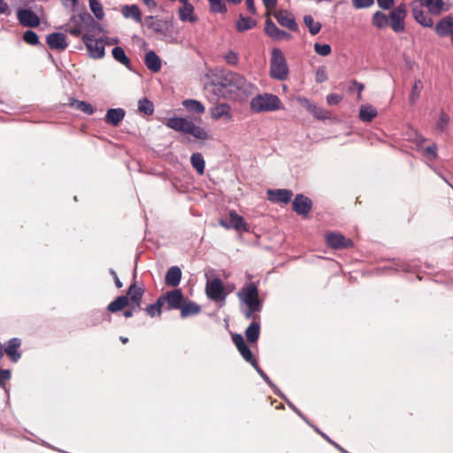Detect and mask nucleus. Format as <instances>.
I'll use <instances>...</instances> for the list:
<instances>
[{
	"label": "nucleus",
	"mask_w": 453,
	"mask_h": 453,
	"mask_svg": "<svg viewBox=\"0 0 453 453\" xmlns=\"http://www.w3.org/2000/svg\"><path fill=\"white\" fill-rule=\"evenodd\" d=\"M205 78L204 96L211 103H217L221 97L244 101L253 93V84L234 72L210 70Z\"/></svg>",
	"instance_id": "f257e3e1"
},
{
	"label": "nucleus",
	"mask_w": 453,
	"mask_h": 453,
	"mask_svg": "<svg viewBox=\"0 0 453 453\" xmlns=\"http://www.w3.org/2000/svg\"><path fill=\"white\" fill-rule=\"evenodd\" d=\"M165 126L174 131L191 134L199 140H207L209 138L208 133L204 128L196 126L192 120L186 118H169L165 121Z\"/></svg>",
	"instance_id": "f03ea898"
},
{
	"label": "nucleus",
	"mask_w": 453,
	"mask_h": 453,
	"mask_svg": "<svg viewBox=\"0 0 453 453\" xmlns=\"http://www.w3.org/2000/svg\"><path fill=\"white\" fill-rule=\"evenodd\" d=\"M250 108L253 112L257 113L274 111L281 108V101L273 94H260L251 99Z\"/></svg>",
	"instance_id": "7ed1b4c3"
},
{
	"label": "nucleus",
	"mask_w": 453,
	"mask_h": 453,
	"mask_svg": "<svg viewBox=\"0 0 453 453\" xmlns=\"http://www.w3.org/2000/svg\"><path fill=\"white\" fill-rule=\"evenodd\" d=\"M270 75L273 79L285 81L288 75V67L282 51L279 49L272 50L270 60Z\"/></svg>",
	"instance_id": "20e7f679"
},
{
	"label": "nucleus",
	"mask_w": 453,
	"mask_h": 453,
	"mask_svg": "<svg viewBox=\"0 0 453 453\" xmlns=\"http://www.w3.org/2000/svg\"><path fill=\"white\" fill-rule=\"evenodd\" d=\"M241 303L247 306H261L262 303L258 296V288L255 283L245 284L237 293Z\"/></svg>",
	"instance_id": "39448f33"
},
{
	"label": "nucleus",
	"mask_w": 453,
	"mask_h": 453,
	"mask_svg": "<svg viewBox=\"0 0 453 453\" xmlns=\"http://www.w3.org/2000/svg\"><path fill=\"white\" fill-rule=\"evenodd\" d=\"M82 42L86 45L91 58L97 59L102 58L104 56V43L103 40L95 39L89 35H83Z\"/></svg>",
	"instance_id": "423d86ee"
},
{
	"label": "nucleus",
	"mask_w": 453,
	"mask_h": 453,
	"mask_svg": "<svg viewBox=\"0 0 453 453\" xmlns=\"http://www.w3.org/2000/svg\"><path fill=\"white\" fill-rule=\"evenodd\" d=\"M406 17V8L404 4H400L391 11L389 21L391 28L395 33H402L405 28L404 19Z\"/></svg>",
	"instance_id": "0eeeda50"
},
{
	"label": "nucleus",
	"mask_w": 453,
	"mask_h": 453,
	"mask_svg": "<svg viewBox=\"0 0 453 453\" xmlns=\"http://www.w3.org/2000/svg\"><path fill=\"white\" fill-rule=\"evenodd\" d=\"M160 298L164 304H167V310H180L185 302L182 291L179 288L166 292Z\"/></svg>",
	"instance_id": "6e6552de"
},
{
	"label": "nucleus",
	"mask_w": 453,
	"mask_h": 453,
	"mask_svg": "<svg viewBox=\"0 0 453 453\" xmlns=\"http://www.w3.org/2000/svg\"><path fill=\"white\" fill-rule=\"evenodd\" d=\"M144 294L142 288L138 287L135 282L132 283L125 296L128 297V307L134 311H140L142 309V299Z\"/></svg>",
	"instance_id": "1a4fd4ad"
},
{
	"label": "nucleus",
	"mask_w": 453,
	"mask_h": 453,
	"mask_svg": "<svg viewBox=\"0 0 453 453\" xmlns=\"http://www.w3.org/2000/svg\"><path fill=\"white\" fill-rule=\"evenodd\" d=\"M206 295L213 301L225 300L226 295L224 294V286L220 279L215 278L206 284Z\"/></svg>",
	"instance_id": "9d476101"
},
{
	"label": "nucleus",
	"mask_w": 453,
	"mask_h": 453,
	"mask_svg": "<svg viewBox=\"0 0 453 453\" xmlns=\"http://www.w3.org/2000/svg\"><path fill=\"white\" fill-rule=\"evenodd\" d=\"M17 19L23 27H36L40 25L39 17L30 9H19Z\"/></svg>",
	"instance_id": "9b49d317"
},
{
	"label": "nucleus",
	"mask_w": 453,
	"mask_h": 453,
	"mask_svg": "<svg viewBox=\"0 0 453 453\" xmlns=\"http://www.w3.org/2000/svg\"><path fill=\"white\" fill-rule=\"evenodd\" d=\"M312 208V201L302 195H296L292 202V209L295 212L301 216H307Z\"/></svg>",
	"instance_id": "f8f14e48"
},
{
	"label": "nucleus",
	"mask_w": 453,
	"mask_h": 453,
	"mask_svg": "<svg viewBox=\"0 0 453 453\" xmlns=\"http://www.w3.org/2000/svg\"><path fill=\"white\" fill-rule=\"evenodd\" d=\"M326 240L327 245L334 249L349 248L353 245V242L350 239L345 238L344 235L339 233H327L326 234Z\"/></svg>",
	"instance_id": "ddd939ff"
},
{
	"label": "nucleus",
	"mask_w": 453,
	"mask_h": 453,
	"mask_svg": "<svg viewBox=\"0 0 453 453\" xmlns=\"http://www.w3.org/2000/svg\"><path fill=\"white\" fill-rule=\"evenodd\" d=\"M211 108V117L214 120L224 119L227 121L233 119L231 106L226 103L216 104Z\"/></svg>",
	"instance_id": "4468645a"
},
{
	"label": "nucleus",
	"mask_w": 453,
	"mask_h": 453,
	"mask_svg": "<svg viewBox=\"0 0 453 453\" xmlns=\"http://www.w3.org/2000/svg\"><path fill=\"white\" fill-rule=\"evenodd\" d=\"M274 18L280 26L289 29L290 31H296L298 29V26L293 14L287 10H280L274 14Z\"/></svg>",
	"instance_id": "2eb2a0df"
},
{
	"label": "nucleus",
	"mask_w": 453,
	"mask_h": 453,
	"mask_svg": "<svg viewBox=\"0 0 453 453\" xmlns=\"http://www.w3.org/2000/svg\"><path fill=\"white\" fill-rule=\"evenodd\" d=\"M265 32L274 40H289L292 38V35L289 33L280 29L270 19H267L265 21Z\"/></svg>",
	"instance_id": "dca6fc26"
},
{
	"label": "nucleus",
	"mask_w": 453,
	"mask_h": 453,
	"mask_svg": "<svg viewBox=\"0 0 453 453\" xmlns=\"http://www.w3.org/2000/svg\"><path fill=\"white\" fill-rule=\"evenodd\" d=\"M46 42L51 50H64L68 46L65 35L58 32L47 35Z\"/></svg>",
	"instance_id": "f3484780"
},
{
	"label": "nucleus",
	"mask_w": 453,
	"mask_h": 453,
	"mask_svg": "<svg viewBox=\"0 0 453 453\" xmlns=\"http://www.w3.org/2000/svg\"><path fill=\"white\" fill-rule=\"evenodd\" d=\"M171 25L163 19H157L155 22H151V24L148 25V28L151 29L155 34L158 35L163 40L166 42H173L168 36V32Z\"/></svg>",
	"instance_id": "a211bd4d"
},
{
	"label": "nucleus",
	"mask_w": 453,
	"mask_h": 453,
	"mask_svg": "<svg viewBox=\"0 0 453 453\" xmlns=\"http://www.w3.org/2000/svg\"><path fill=\"white\" fill-rule=\"evenodd\" d=\"M178 14L182 22L195 23L198 19L197 16L195 14L194 6L189 2H181Z\"/></svg>",
	"instance_id": "6ab92c4d"
},
{
	"label": "nucleus",
	"mask_w": 453,
	"mask_h": 453,
	"mask_svg": "<svg viewBox=\"0 0 453 453\" xmlns=\"http://www.w3.org/2000/svg\"><path fill=\"white\" fill-rule=\"evenodd\" d=\"M300 103L302 106L307 109V111H309L315 118L319 119H326L328 118L329 113L327 111L319 107L309 99L302 98L300 99Z\"/></svg>",
	"instance_id": "aec40b11"
},
{
	"label": "nucleus",
	"mask_w": 453,
	"mask_h": 453,
	"mask_svg": "<svg viewBox=\"0 0 453 453\" xmlns=\"http://www.w3.org/2000/svg\"><path fill=\"white\" fill-rule=\"evenodd\" d=\"M125 111L122 108H111L106 111L104 122L112 127H118L125 117Z\"/></svg>",
	"instance_id": "412c9836"
},
{
	"label": "nucleus",
	"mask_w": 453,
	"mask_h": 453,
	"mask_svg": "<svg viewBox=\"0 0 453 453\" xmlns=\"http://www.w3.org/2000/svg\"><path fill=\"white\" fill-rule=\"evenodd\" d=\"M268 199L274 203H288L292 197V192L288 189H269Z\"/></svg>",
	"instance_id": "4be33fe9"
},
{
	"label": "nucleus",
	"mask_w": 453,
	"mask_h": 453,
	"mask_svg": "<svg viewBox=\"0 0 453 453\" xmlns=\"http://www.w3.org/2000/svg\"><path fill=\"white\" fill-rule=\"evenodd\" d=\"M435 32L441 37L453 34V18L447 16L441 19L435 26Z\"/></svg>",
	"instance_id": "5701e85b"
},
{
	"label": "nucleus",
	"mask_w": 453,
	"mask_h": 453,
	"mask_svg": "<svg viewBox=\"0 0 453 453\" xmlns=\"http://www.w3.org/2000/svg\"><path fill=\"white\" fill-rule=\"evenodd\" d=\"M20 340L19 338H12L8 341L4 352L10 357L11 360L13 362H18L21 357V354L18 351V349L20 346Z\"/></svg>",
	"instance_id": "b1692460"
},
{
	"label": "nucleus",
	"mask_w": 453,
	"mask_h": 453,
	"mask_svg": "<svg viewBox=\"0 0 453 453\" xmlns=\"http://www.w3.org/2000/svg\"><path fill=\"white\" fill-rule=\"evenodd\" d=\"M144 64L146 67L153 73L158 72L162 65L161 58L154 50H150L145 54Z\"/></svg>",
	"instance_id": "393cba45"
},
{
	"label": "nucleus",
	"mask_w": 453,
	"mask_h": 453,
	"mask_svg": "<svg viewBox=\"0 0 453 453\" xmlns=\"http://www.w3.org/2000/svg\"><path fill=\"white\" fill-rule=\"evenodd\" d=\"M181 270L178 266H172L168 269L165 281L169 287L176 288L181 280Z\"/></svg>",
	"instance_id": "a878e982"
},
{
	"label": "nucleus",
	"mask_w": 453,
	"mask_h": 453,
	"mask_svg": "<svg viewBox=\"0 0 453 453\" xmlns=\"http://www.w3.org/2000/svg\"><path fill=\"white\" fill-rule=\"evenodd\" d=\"M254 320L250 324V326L245 330V335L247 338V341L250 343L257 342L259 334H260V325L259 322L256 321V319H257V316H254Z\"/></svg>",
	"instance_id": "bb28decb"
},
{
	"label": "nucleus",
	"mask_w": 453,
	"mask_h": 453,
	"mask_svg": "<svg viewBox=\"0 0 453 453\" xmlns=\"http://www.w3.org/2000/svg\"><path fill=\"white\" fill-rule=\"evenodd\" d=\"M121 13L126 19H132L137 23L142 22V12L136 4L125 5L121 10Z\"/></svg>",
	"instance_id": "cd10ccee"
},
{
	"label": "nucleus",
	"mask_w": 453,
	"mask_h": 453,
	"mask_svg": "<svg viewBox=\"0 0 453 453\" xmlns=\"http://www.w3.org/2000/svg\"><path fill=\"white\" fill-rule=\"evenodd\" d=\"M180 310V317L182 319H186V318L199 314L201 311V307L197 303H196L192 301H188V302H184V303L182 304V306Z\"/></svg>",
	"instance_id": "c85d7f7f"
},
{
	"label": "nucleus",
	"mask_w": 453,
	"mask_h": 453,
	"mask_svg": "<svg viewBox=\"0 0 453 453\" xmlns=\"http://www.w3.org/2000/svg\"><path fill=\"white\" fill-rule=\"evenodd\" d=\"M412 13L415 20L424 27H432L434 20L424 11L418 8H412Z\"/></svg>",
	"instance_id": "c756f323"
},
{
	"label": "nucleus",
	"mask_w": 453,
	"mask_h": 453,
	"mask_svg": "<svg viewBox=\"0 0 453 453\" xmlns=\"http://www.w3.org/2000/svg\"><path fill=\"white\" fill-rule=\"evenodd\" d=\"M113 58L119 64L125 65L127 69L131 70V61L127 56L124 49L120 46L114 47L111 50Z\"/></svg>",
	"instance_id": "7c9ffc66"
},
{
	"label": "nucleus",
	"mask_w": 453,
	"mask_h": 453,
	"mask_svg": "<svg viewBox=\"0 0 453 453\" xmlns=\"http://www.w3.org/2000/svg\"><path fill=\"white\" fill-rule=\"evenodd\" d=\"M378 114L376 108L371 104H363L359 111V119L363 122H371Z\"/></svg>",
	"instance_id": "2f4dec72"
},
{
	"label": "nucleus",
	"mask_w": 453,
	"mask_h": 453,
	"mask_svg": "<svg viewBox=\"0 0 453 453\" xmlns=\"http://www.w3.org/2000/svg\"><path fill=\"white\" fill-rule=\"evenodd\" d=\"M229 221L231 228H234L237 231H248V226L244 222L243 218L238 215L235 211H231L229 212Z\"/></svg>",
	"instance_id": "473e14b6"
},
{
	"label": "nucleus",
	"mask_w": 453,
	"mask_h": 453,
	"mask_svg": "<svg viewBox=\"0 0 453 453\" xmlns=\"http://www.w3.org/2000/svg\"><path fill=\"white\" fill-rule=\"evenodd\" d=\"M182 105L189 112L203 114L205 111L203 104L196 99H186L182 102Z\"/></svg>",
	"instance_id": "72a5a7b5"
},
{
	"label": "nucleus",
	"mask_w": 453,
	"mask_h": 453,
	"mask_svg": "<svg viewBox=\"0 0 453 453\" xmlns=\"http://www.w3.org/2000/svg\"><path fill=\"white\" fill-rule=\"evenodd\" d=\"M127 306H128V297L125 296H119L115 300L109 303L107 311L115 313L122 311Z\"/></svg>",
	"instance_id": "f704fd0d"
},
{
	"label": "nucleus",
	"mask_w": 453,
	"mask_h": 453,
	"mask_svg": "<svg viewBox=\"0 0 453 453\" xmlns=\"http://www.w3.org/2000/svg\"><path fill=\"white\" fill-rule=\"evenodd\" d=\"M69 105L75 108L88 115H92L95 112L93 106L85 101H81L75 98H70Z\"/></svg>",
	"instance_id": "c9c22d12"
},
{
	"label": "nucleus",
	"mask_w": 453,
	"mask_h": 453,
	"mask_svg": "<svg viewBox=\"0 0 453 453\" xmlns=\"http://www.w3.org/2000/svg\"><path fill=\"white\" fill-rule=\"evenodd\" d=\"M257 26V22L255 19L244 17L242 14L239 16V19L236 22V29L239 32H244L250 30Z\"/></svg>",
	"instance_id": "e433bc0d"
},
{
	"label": "nucleus",
	"mask_w": 453,
	"mask_h": 453,
	"mask_svg": "<svg viewBox=\"0 0 453 453\" xmlns=\"http://www.w3.org/2000/svg\"><path fill=\"white\" fill-rule=\"evenodd\" d=\"M252 366L257 371V372L261 376V378L264 380V381L273 389L275 394H277L279 396L286 399V396L280 391V389L276 387V385L270 380V378L265 374V372L260 368L257 362L253 364Z\"/></svg>",
	"instance_id": "4c0bfd02"
},
{
	"label": "nucleus",
	"mask_w": 453,
	"mask_h": 453,
	"mask_svg": "<svg viewBox=\"0 0 453 453\" xmlns=\"http://www.w3.org/2000/svg\"><path fill=\"white\" fill-rule=\"evenodd\" d=\"M192 166L202 175L204 173L205 162L201 153H193L190 157Z\"/></svg>",
	"instance_id": "58836bf2"
},
{
	"label": "nucleus",
	"mask_w": 453,
	"mask_h": 453,
	"mask_svg": "<svg viewBox=\"0 0 453 453\" xmlns=\"http://www.w3.org/2000/svg\"><path fill=\"white\" fill-rule=\"evenodd\" d=\"M422 4L426 5L428 11L434 15H439L444 10L443 0H425Z\"/></svg>",
	"instance_id": "ea45409f"
},
{
	"label": "nucleus",
	"mask_w": 453,
	"mask_h": 453,
	"mask_svg": "<svg viewBox=\"0 0 453 453\" xmlns=\"http://www.w3.org/2000/svg\"><path fill=\"white\" fill-rule=\"evenodd\" d=\"M372 23L377 28L382 29L388 25L389 19L385 13L378 11L373 13Z\"/></svg>",
	"instance_id": "a19ab883"
},
{
	"label": "nucleus",
	"mask_w": 453,
	"mask_h": 453,
	"mask_svg": "<svg viewBox=\"0 0 453 453\" xmlns=\"http://www.w3.org/2000/svg\"><path fill=\"white\" fill-rule=\"evenodd\" d=\"M423 82L421 80H416L411 88V95L409 96V102L411 105H414L419 98L420 93L423 89Z\"/></svg>",
	"instance_id": "79ce46f5"
},
{
	"label": "nucleus",
	"mask_w": 453,
	"mask_h": 453,
	"mask_svg": "<svg viewBox=\"0 0 453 453\" xmlns=\"http://www.w3.org/2000/svg\"><path fill=\"white\" fill-rule=\"evenodd\" d=\"M303 22L312 35H317L321 29V24L319 22H316L311 15H305L303 17Z\"/></svg>",
	"instance_id": "37998d69"
},
{
	"label": "nucleus",
	"mask_w": 453,
	"mask_h": 453,
	"mask_svg": "<svg viewBox=\"0 0 453 453\" xmlns=\"http://www.w3.org/2000/svg\"><path fill=\"white\" fill-rule=\"evenodd\" d=\"M138 111L146 115H151L154 112V104L150 100L142 98L138 101Z\"/></svg>",
	"instance_id": "c03bdc74"
},
{
	"label": "nucleus",
	"mask_w": 453,
	"mask_h": 453,
	"mask_svg": "<svg viewBox=\"0 0 453 453\" xmlns=\"http://www.w3.org/2000/svg\"><path fill=\"white\" fill-rule=\"evenodd\" d=\"M89 8L97 19H103L104 12L102 4L98 0H88Z\"/></svg>",
	"instance_id": "a18cd8bd"
},
{
	"label": "nucleus",
	"mask_w": 453,
	"mask_h": 453,
	"mask_svg": "<svg viewBox=\"0 0 453 453\" xmlns=\"http://www.w3.org/2000/svg\"><path fill=\"white\" fill-rule=\"evenodd\" d=\"M210 11L213 13H226L227 8L223 0H208Z\"/></svg>",
	"instance_id": "49530a36"
},
{
	"label": "nucleus",
	"mask_w": 453,
	"mask_h": 453,
	"mask_svg": "<svg viewBox=\"0 0 453 453\" xmlns=\"http://www.w3.org/2000/svg\"><path fill=\"white\" fill-rule=\"evenodd\" d=\"M163 305H164V303L159 296L155 303L148 305L145 310H146V312L150 317H154L155 315L160 316L162 313Z\"/></svg>",
	"instance_id": "de8ad7c7"
},
{
	"label": "nucleus",
	"mask_w": 453,
	"mask_h": 453,
	"mask_svg": "<svg viewBox=\"0 0 453 453\" xmlns=\"http://www.w3.org/2000/svg\"><path fill=\"white\" fill-rule=\"evenodd\" d=\"M450 119L449 116L444 111H441L439 115V119L436 123V129L440 133H443L447 130V127L449 124Z\"/></svg>",
	"instance_id": "09e8293b"
},
{
	"label": "nucleus",
	"mask_w": 453,
	"mask_h": 453,
	"mask_svg": "<svg viewBox=\"0 0 453 453\" xmlns=\"http://www.w3.org/2000/svg\"><path fill=\"white\" fill-rule=\"evenodd\" d=\"M23 40L30 45L35 46L40 43L39 37L35 32L33 30H27L23 34Z\"/></svg>",
	"instance_id": "8fccbe9b"
},
{
	"label": "nucleus",
	"mask_w": 453,
	"mask_h": 453,
	"mask_svg": "<svg viewBox=\"0 0 453 453\" xmlns=\"http://www.w3.org/2000/svg\"><path fill=\"white\" fill-rule=\"evenodd\" d=\"M238 351L240 352V354L242 355L243 359L246 362H249L251 365H253V364L257 362L256 360V358H254L253 354H252L250 349L247 345H245L242 349H239Z\"/></svg>",
	"instance_id": "3c124183"
},
{
	"label": "nucleus",
	"mask_w": 453,
	"mask_h": 453,
	"mask_svg": "<svg viewBox=\"0 0 453 453\" xmlns=\"http://www.w3.org/2000/svg\"><path fill=\"white\" fill-rule=\"evenodd\" d=\"M314 50L315 52L322 57H326L331 53V46L327 43L320 44L319 42H316L314 44Z\"/></svg>",
	"instance_id": "603ef678"
},
{
	"label": "nucleus",
	"mask_w": 453,
	"mask_h": 453,
	"mask_svg": "<svg viewBox=\"0 0 453 453\" xmlns=\"http://www.w3.org/2000/svg\"><path fill=\"white\" fill-rule=\"evenodd\" d=\"M352 5L355 9H367L373 5L374 0H351Z\"/></svg>",
	"instance_id": "864d4df0"
},
{
	"label": "nucleus",
	"mask_w": 453,
	"mask_h": 453,
	"mask_svg": "<svg viewBox=\"0 0 453 453\" xmlns=\"http://www.w3.org/2000/svg\"><path fill=\"white\" fill-rule=\"evenodd\" d=\"M315 80L318 83L325 82L327 80V74L324 66L317 69Z\"/></svg>",
	"instance_id": "5fc2aeb1"
},
{
	"label": "nucleus",
	"mask_w": 453,
	"mask_h": 453,
	"mask_svg": "<svg viewBox=\"0 0 453 453\" xmlns=\"http://www.w3.org/2000/svg\"><path fill=\"white\" fill-rule=\"evenodd\" d=\"M232 341L236 346L237 349L243 348L245 345H247L244 342V339L242 334H234L232 335Z\"/></svg>",
	"instance_id": "6e6d98bb"
},
{
	"label": "nucleus",
	"mask_w": 453,
	"mask_h": 453,
	"mask_svg": "<svg viewBox=\"0 0 453 453\" xmlns=\"http://www.w3.org/2000/svg\"><path fill=\"white\" fill-rule=\"evenodd\" d=\"M425 153L428 156H430L433 159L437 158L438 157V149L435 143H433L424 150Z\"/></svg>",
	"instance_id": "4d7b16f0"
},
{
	"label": "nucleus",
	"mask_w": 453,
	"mask_h": 453,
	"mask_svg": "<svg viewBox=\"0 0 453 453\" xmlns=\"http://www.w3.org/2000/svg\"><path fill=\"white\" fill-rule=\"evenodd\" d=\"M224 59L230 65H236L238 63V54L230 50L224 56Z\"/></svg>",
	"instance_id": "13d9d810"
},
{
	"label": "nucleus",
	"mask_w": 453,
	"mask_h": 453,
	"mask_svg": "<svg viewBox=\"0 0 453 453\" xmlns=\"http://www.w3.org/2000/svg\"><path fill=\"white\" fill-rule=\"evenodd\" d=\"M342 100V96L338 94H329L326 96V102L329 105H336Z\"/></svg>",
	"instance_id": "bf43d9fd"
},
{
	"label": "nucleus",
	"mask_w": 453,
	"mask_h": 453,
	"mask_svg": "<svg viewBox=\"0 0 453 453\" xmlns=\"http://www.w3.org/2000/svg\"><path fill=\"white\" fill-rule=\"evenodd\" d=\"M261 306H247V309L243 311L245 319H249L253 317V313L261 311Z\"/></svg>",
	"instance_id": "052dcab7"
},
{
	"label": "nucleus",
	"mask_w": 453,
	"mask_h": 453,
	"mask_svg": "<svg viewBox=\"0 0 453 453\" xmlns=\"http://www.w3.org/2000/svg\"><path fill=\"white\" fill-rule=\"evenodd\" d=\"M11 378V371L0 368V387L4 388V381Z\"/></svg>",
	"instance_id": "680f3d73"
},
{
	"label": "nucleus",
	"mask_w": 453,
	"mask_h": 453,
	"mask_svg": "<svg viewBox=\"0 0 453 453\" xmlns=\"http://www.w3.org/2000/svg\"><path fill=\"white\" fill-rule=\"evenodd\" d=\"M378 5L383 10L390 9L394 4V0H377Z\"/></svg>",
	"instance_id": "e2e57ef3"
},
{
	"label": "nucleus",
	"mask_w": 453,
	"mask_h": 453,
	"mask_svg": "<svg viewBox=\"0 0 453 453\" xmlns=\"http://www.w3.org/2000/svg\"><path fill=\"white\" fill-rule=\"evenodd\" d=\"M365 86L362 83L357 82V81H351V86L349 87V90H354L355 88L358 91V96H361V92L363 91Z\"/></svg>",
	"instance_id": "0e129e2a"
},
{
	"label": "nucleus",
	"mask_w": 453,
	"mask_h": 453,
	"mask_svg": "<svg viewBox=\"0 0 453 453\" xmlns=\"http://www.w3.org/2000/svg\"><path fill=\"white\" fill-rule=\"evenodd\" d=\"M109 273H110V274L112 276V278H113V280H114V282H115L116 287H117L118 288H122L123 283H122V282H121V280H119V276H118V274H117L116 271H115V270H113V269H110V270H109Z\"/></svg>",
	"instance_id": "69168bd1"
},
{
	"label": "nucleus",
	"mask_w": 453,
	"mask_h": 453,
	"mask_svg": "<svg viewBox=\"0 0 453 453\" xmlns=\"http://www.w3.org/2000/svg\"><path fill=\"white\" fill-rule=\"evenodd\" d=\"M245 2L248 11L255 15L257 13V10L255 7L254 0H245Z\"/></svg>",
	"instance_id": "338daca9"
},
{
	"label": "nucleus",
	"mask_w": 453,
	"mask_h": 453,
	"mask_svg": "<svg viewBox=\"0 0 453 453\" xmlns=\"http://www.w3.org/2000/svg\"><path fill=\"white\" fill-rule=\"evenodd\" d=\"M8 9L7 3L4 0H0V14H7Z\"/></svg>",
	"instance_id": "774afa93"
}]
</instances>
